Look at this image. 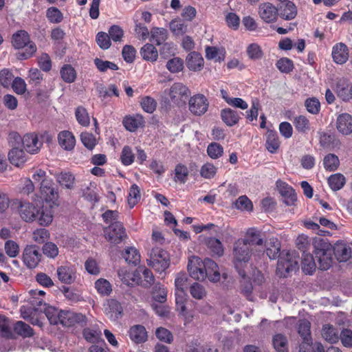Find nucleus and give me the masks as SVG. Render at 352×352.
Returning <instances> with one entry per match:
<instances>
[{
  "label": "nucleus",
  "mask_w": 352,
  "mask_h": 352,
  "mask_svg": "<svg viewBox=\"0 0 352 352\" xmlns=\"http://www.w3.org/2000/svg\"><path fill=\"white\" fill-rule=\"evenodd\" d=\"M54 205L50 204L49 208H42V210H39V214L36 219L41 226H48L53 220V211L52 207Z\"/></svg>",
  "instance_id": "nucleus-38"
},
{
  "label": "nucleus",
  "mask_w": 352,
  "mask_h": 352,
  "mask_svg": "<svg viewBox=\"0 0 352 352\" xmlns=\"http://www.w3.org/2000/svg\"><path fill=\"white\" fill-rule=\"evenodd\" d=\"M41 198L46 203L58 206V190L52 180L44 182L40 186Z\"/></svg>",
  "instance_id": "nucleus-9"
},
{
  "label": "nucleus",
  "mask_w": 352,
  "mask_h": 352,
  "mask_svg": "<svg viewBox=\"0 0 352 352\" xmlns=\"http://www.w3.org/2000/svg\"><path fill=\"white\" fill-rule=\"evenodd\" d=\"M314 252L315 256L320 254L325 251L333 249L331 244L327 239L320 237H315L313 239Z\"/></svg>",
  "instance_id": "nucleus-41"
},
{
  "label": "nucleus",
  "mask_w": 352,
  "mask_h": 352,
  "mask_svg": "<svg viewBox=\"0 0 352 352\" xmlns=\"http://www.w3.org/2000/svg\"><path fill=\"white\" fill-rule=\"evenodd\" d=\"M272 343L277 352H289L288 340L285 335L282 333L276 334L273 337Z\"/></svg>",
  "instance_id": "nucleus-39"
},
{
  "label": "nucleus",
  "mask_w": 352,
  "mask_h": 352,
  "mask_svg": "<svg viewBox=\"0 0 352 352\" xmlns=\"http://www.w3.org/2000/svg\"><path fill=\"white\" fill-rule=\"evenodd\" d=\"M335 91L342 100L348 101L351 99V85L346 80L340 79L336 83Z\"/></svg>",
  "instance_id": "nucleus-25"
},
{
  "label": "nucleus",
  "mask_w": 352,
  "mask_h": 352,
  "mask_svg": "<svg viewBox=\"0 0 352 352\" xmlns=\"http://www.w3.org/2000/svg\"><path fill=\"white\" fill-rule=\"evenodd\" d=\"M264 232L256 228L247 230L245 238L242 239L250 248H254L257 258L264 255L265 237Z\"/></svg>",
  "instance_id": "nucleus-4"
},
{
  "label": "nucleus",
  "mask_w": 352,
  "mask_h": 352,
  "mask_svg": "<svg viewBox=\"0 0 352 352\" xmlns=\"http://www.w3.org/2000/svg\"><path fill=\"white\" fill-rule=\"evenodd\" d=\"M144 120L142 116L137 115L135 116L126 117L123 120V124L126 130L134 131L140 126H142Z\"/></svg>",
  "instance_id": "nucleus-36"
},
{
  "label": "nucleus",
  "mask_w": 352,
  "mask_h": 352,
  "mask_svg": "<svg viewBox=\"0 0 352 352\" xmlns=\"http://www.w3.org/2000/svg\"><path fill=\"white\" fill-rule=\"evenodd\" d=\"M164 93L170 98L172 102L179 105L185 102V100L190 95L189 89L181 82H175L168 89H166Z\"/></svg>",
  "instance_id": "nucleus-7"
},
{
  "label": "nucleus",
  "mask_w": 352,
  "mask_h": 352,
  "mask_svg": "<svg viewBox=\"0 0 352 352\" xmlns=\"http://www.w3.org/2000/svg\"><path fill=\"white\" fill-rule=\"evenodd\" d=\"M123 257L128 263L134 265H138L140 261V254L135 248L126 249Z\"/></svg>",
  "instance_id": "nucleus-49"
},
{
  "label": "nucleus",
  "mask_w": 352,
  "mask_h": 352,
  "mask_svg": "<svg viewBox=\"0 0 352 352\" xmlns=\"http://www.w3.org/2000/svg\"><path fill=\"white\" fill-rule=\"evenodd\" d=\"M298 255L295 251L282 252L278 260L276 274L280 277H287L298 269Z\"/></svg>",
  "instance_id": "nucleus-2"
},
{
  "label": "nucleus",
  "mask_w": 352,
  "mask_h": 352,
  "mask_svg": "<svg viewBox=\"0 0 352 352\" xmlns=\"http://www.w3.org/2000/svg\"><path fill=\"white\" fill-rule=\"evenodd\" d=\"M208 101L203 94H196L191 97L188 102L190 111L195 116L204 114L208 109Z\"/></svg>",
  "instance_id": "nucleus-10"
},
{
  "label": "nucleus",
  "mask_w": 352,
  "mask_h": 352,
  "mask_svg": "<svg viewBox=\"0 0 352 352\" xmlns=\"http://www.w3.org/2000/svg\"><path fill=\"white\" fill-rule=\"evenodd\" d=\"M60 75L63 80L67 83L73 82L76 78V72L70 65H65L60 69Z\"/></svg>",
  "instance_id": "nucleus-50"
},
{
  "label": "nucleus",
  "mask_w": 352,
  "mask_h": 352,
  "mask_svg": "<svg viewBox=\"0 0 352 352\" xmlns=\"http://www.w3.org/2000/svg\"><path fill=\"white\" fill-rule=\"evenodd\" d=\"M297 8L296 5L292 2L288 1L283 8L280 9V17L285 20H292L297 15Z\"/></svg>",
  "instance_id": "nucleus-42"
},
{
  "label": "nucleus",
  "mask_w": 352,
  "mask_h": 352,
  "mask_svg": "<svg viewBox=\"0 0 352 352\" xmlns=\"http://www.w3.org/2000/svg\"><path fill=\"white\" fill-rule=\"evenodd\" d=\"M58 140L60 146L65 150L70 151L75 146L76 140L73 134L68 131H63L58 133Z\"/></svg>",
  "instance_id": "nucleus-23"
},
{
  "label": "nucleus",
  "mask_w": 352,
  "mask_h": 352,
  "mask_svg": "<svg viewBox=\"0 0 352 352\" xmlns=\"http://www.w3.org/2000/svg\"><path fill=\"white\" fill-rule=\"evenodd\" d=\"M302 270L306 274H312L316 268V264L313 256L309 253L302 254Z\"/></svg>",
  "instance_id": "nucleus-37"
},
{
  "label": "nucleus",
  "mask_w": 352,
  "mask_h": 352,
  "mask_svg": "<svg viewBox=\"0 0 352 352\" xmlns=\"http://www.w3.org/2000/svg\"><path fill=\"white\" fill-rule=\"evenodd\" d=\"M14 332L23 338H30L34 335L32 328L23 321H17L14 326Z\"/></svg>",
  "instance_id": "nucleus-44"
},
{
  "label": "nucleus",
  "mask_w": 352,
  "mask_h": 352,
  "mask_svg": "<svg viewBox=\"0 0 352 352\" xmlns=\"http://www.w3.org/2000/svg\"><path fill=\"white\" fill-rule=\"evenodd\" d=\"M18 211L21 219L26 222L36 220L39 214V209L29 202H20Z\"/></svg>",
  "instance_id": "nucleus-15"
},
{
  "label": "nucleus",
  "mask_w": 352,
  "mask_h": 352,
  "mask_svg": "<svg viewBox=\"0 0 352 352\" xmlns=\"http://www.w3.org/2000/svg\"><path fill=\"white\" fill-rule=\"evenodd\" d=\"M318 263V267L322 270H328L333 263V249L315 256Z\"/></svg>",
  "instance_id": "nucleus-30"
},
{
  "label": "nucleus",
  "mask_w": 352,
  "mask_h": 352,
  "mask_svg": "<svg viewBox=\"0 0 352 352\" xmlns=\"http://www.w3.org/2000/svg\"><path fill=\"white\" fill-rule=\"evenodd\" d=\"M57 276L60 281L66 284H71L75 280L74 272L67 265L60 266L57 268Z\"/></svg>",
  "instance_id": "nucleus-28"
},
{
  "label": "nucleus",
  "mask_w": 352,
  "mask_h": 352,
  "mask_svg": "<svg viewBox=\"0 0 352 352\" xmlns=\"http://www.w3.org/2000/svg\"><path fill=\"white\" fill-rule=\"evenodd\" d=\"M332 57L333 60L338 64L346 63L349 58V49L347 46L342 43L334 45L332 50Z\"/></svg>",
  "instance_id": "nucleus-20"
},
{
  "label": "nucleus",
  "mask_w": 352,
  "mask_h": 352,
  "mask_svg": "<svg viewBox=\"0 0 352 352\" xmlns=\"http://www.w3.org/2000/svg\"><path fill=\"white\" fill-rule=\"evenodd\" d=\"M56 182L62 186L71 189L72 188L75 178L72 174L67 172H61L54 174Z\"/></svg>",
  "instance_id": "nucleus-35"
},
{
  "label": "nucleus",
  "mask_w": 352,
  "mask_h": 352,
  "mask_svg": "<svg viewBox=\"0 0 352 352\" xmlns=\"http://www.w3.org/2000/svg\"><path fill=\"white\" fill-rule=\"evenodd\" d=\"M186 63L190 70L200 71L204 67V60L199 53L192 52L186 56Z\"/></svg>",
  "instance_id": "nucleus-21"
},
{
  "label": "nucleus",
  "mask_w": 352,
  "mask_h": 352,
  "mask_svg": "<svg viewBox=\"0 0 352 352\" xmlns=\"http://www.w3.org/2000/svg\"><path fill=\"white\" fill-rule=\"evenodd\" d=\"M0 332L3 337L7 338H12L10 321L3 316H0Z\"/></svg>",
  "instance_id": "nucleus-63"
},
{
  "label": "nucleus",
  "mask_w": 352,
  "mask_h": 352,
  "mask_svg": "<svg viewBox=\"0 0 352 352\" xmlns=\"http://www.w3.org/2000/svg\"><path fill=\"white\" fill-rule=\"evenodd\" d=\"M60 312L61 310L51 306H48L45 309V314L52 324H58Z\"/></svg>",
  "instance_id": "nucleus-61"
},
{
  "label": "nucleus",
  "mask_w": 352,
  "mask_h": 352,
  "mask_svg": "<svg viewBox=\"0 0 352 352\" xmlns=\"http://www.w3.org/2000/svg\"><path fill=\"white\" fill-rule=\"evenodd\" d=\"M128 333L131 340L136 344L145 343L148 340V332L143 325H133Z\"/></svg>",
  "instance_id": "nucleus-16"
},
{
  "label": "nucleus",
  "mask_w": 352,
  "mask_h": 352,
  "mask_svg": "<svg viewBox=\"0 0 352 352\" xmlns=\"http://www.w3.org/2000/svg\"><path fill=\"white\" fill-rule=\"evenodd\" d=\"M12 45L15 49L25 47V52L19 53V58L21 60L28 59L36 52L35 43L30 41L29 34L23 30L17 31L12 36Z\"/></svg>",
  "instance_id": "nucleus-1"
},
{
  "label": "nucleus",
  "mask_w": 352,
  "mask_h": 352,
  "mask_svg": "<svg viewBox=\"0 0 352 352\" xmlns=\"http://www.w3.org/2000/svg\"><path fill=\"white\" fill-rule=\"evenodd\" d=\"M150 40L155 43L157 45L163 44L168 38L167 30L162 28H153L150 32Z\"/></svg>",
  "instance_id": "nucleus-31"
},
{
  "label": "nucleus",
  "mask_w": 352,
  "mask_h": 352,
  "mask_svg": "<svg viewBox=\"0 0 352 352\" xmlns=\"http://www.w3.org/2000/svg\"><path fill=\"white\" fill-rule=\"evenodd\" d=\"M41 257L39 248L34 245H27L23 252V263L30 269L35 268L38 265Z\"/></svg>",
  "instance_id": "nucleus-11"
},
{
  "label": "nucleus",
  "mask_w": 352,
  "mask_h": 352,
  "mask_svg": "<svg viewBox=\"0 0 352 352\" xmlns=\"http://www.w3.org/2000/svg\"><path fill=\"white\" fill-rule=\"evenodd\" d=\"M346 183L344 176L341 173H336L331 175L328 178V184L331 189L333 191H337L342 188Z\"/></svg>",
  "instance_id": "nucleus-43"
},
{
  "label": "nucleus",
  "mask_w": 352,
  "mask_h": 352,
  "mask_svg": "<svg viewBox=\"0 0 352 352\" xmlns=\"http://www.w3.org/2000/svg\"><path fill=\"white\" fill-rule=\"evenodd\" d=\"M276 65L277 68L283 73L288 74L294 69L293 61L288 58H282L279 59Z\"/></svg>",
  "instance_id": "nucleus-64"
},
{
  "label": "nucleus",
  "mask_w": 352,
  "mask_h": 352,
  "mask_svg": "<svg viewBox=\"0 0 352 352\" xmlns=\"http://www.w3.org/2000/svg\"><path fill=\"white\" fill-rule=\"evenodd\" d=\"M258 14L264 22L274 23L278 16V9L272 3L265 2L258 6Z\"/></svg>",
  "instance_id": "nucleus-12"
},
{
  "label": "nucleus",
  "mask_w": 352,
  "mask_h": 352,
  "mask_svg": "<svg viewBox=\"0 0 352 352\" xmlns=\"http://www.w3.org/2000/svg\"><path fill=\"white\" fill-rule=\"evenodd\" d=\"M171 32L176 36L183 35L187 31V25L180 19L172 20L169 23Z\"/></svg>",
  "instance_id": "nucleus-48"
},
{
  "label": "nucleus",
  "mask_w": 352,
  "mask_h": 352,
  "mask_svg": "<svg viewBox=\"0 0 352 352\" xmlns=\"http://www.w3.org/2000/svg\"><path fill=\"white\" fill-rule=\"evenodd\" d=\"M46 16L52 23H59L63 19L62 12L56 7H51L47 10Z\"/></svg>",
  "instance_id": "nucleus-58"
},
{
  "label": "nucleus",
  "mask_w": 352,
  "mask_h": 352,
  "mask_svg": "<svg viewBox=\"0 0 352 352\" xmlns=\"http://www.w3.org/2000/svg\"><path fill=\"white\" fill-rule=\"evenodd\" d=\"M233 256L236 267H237V263H248L252 256L257 258L254 248H250L242 239H238L234 243Z\"/></svg>",
  "instance_id": "nucleus-5"
},
{
  "label": "nucleus",
  "mask_w": 352,
  "mask_h": 352,
  "mask_svg": "<svg viewBox=\"0 0 352 352\" xmlns=\"http://www.w3.org/2000/svg\"><path fill=\"white\" fill-rule=\"evenodd\" d=\"M319 142L323 148L328 150H333L340 145L339 140L336 139L334 135L327 133H320Z\"/></svg>",
  "instance_id": "nucleus-27"
},
{
  "label": "nucleus",
  "mask_w": 352,
  "mask_h": 352,
  "mask_svg": "<svg viewBox=\"0 0 352 352\" xmlns=\"http://www.w3.org/2000/svg\"><path fill=\"white\" fill-rule=\"evenodd\" d=\"M166 67L172 74L179 73L184 69V60L179 57H173L166 62Z\"/></svg>",
  "instance_id": "nucleus-47"
},
{
  "label": "nucleus",
  "mask_w": 352,
  "mask_h": 352,
  "mask_svg": "<svg viewBox=\"0 0 352 352\" xmlns=\"http://www.w3.org/2000/svg\"><path fill=\"white\" fill-rule=\"evenodd\" d=\"M140 54L147 61L155 62L158 58L157 49L151 43H146L141 48Z\"/></svg>",
  "instance_id": "nucleus-33"
},
{
  "label": "nucleus",
  "mask_w": 352,
  "mask_h": 352,
  "mask_svg": "<svg viewBox=\"0 0 352 352\" xmlns=\"http://www.w3.org/2000/svg\"><path fill=\"white\" fill-rule=\"evenodd\" d=\"M336 128L344 135L352 133V116L346 113L339 115L336 120Z\"/></svg>",
  "instance_id": "nucleus-19"
},
{
  "label": "nucleus",
  "mask_w": 352,
  "mask_h": 352,
  "mask_svg": "<svg viewBox=\"0 0 352 352\" xmlns=\"http://www.w3.org/2000/svg\"><path fill=\"white\" fill-rule=\"evenodd\" d=\"M340 161L335 154H328L323 160V165L327 170L334 171L339 166Z\"/></svg>",
  "instance_id": "nucleus-51"
},
{
  "label": "nucleus",
  "mask_w": 352,
  "mask_h": 352,
  "mask_svg": "<svg viewBox=\"0 0 352 352\" xmlns=\"http://www.w3.org/2000/svg\"><path fill=\"white\" fill-rule=\"evenodd\" d=\"M310 327V322L307 320H300L298 322V332L302 339V343L299 345V351H305L312 341Z\"/></svg>",
  "instance_id": "nucleus-14"
},
{
  "label": "nucleus",
  "mask_w": 352,
  "mask_h": 352,
  "mask_svg": "<svg viewBox=\"0 0 352 352\" xmlns=\"http://www.w3.org/2000/svg\"><path fill=\"white\" fill-rule=\"evenodd\" d=\"M94 64L97 69L101 72H105L108 69L111 70H118V67L116 64L109 60H103L100 58H96L94 59Z\"/></svg>",
  "instance_id": "nucleus-59"
},
{
  "label": "nucleus",
  "mask_w": 352,
  "mask_h": 352,
  "mask_svg": "<svg viewBox=\"0 0 352 352\" xmlns=\"http://www.w3.org/2000/svg\"><path fill=\"white\" fill-rule=\"evenodd\" d=\"M105 313L113 320H117L122 313V307L120 303L114 300H108L107 307H105Z\"/></svg>",
  "instance_id": "nucleus-24"
},
{
  "label": "nucleus",
  "mask_w": 352,
  "mask_h": 352,
  "mask_svg": "<svg viewBox=\"0 0 352 352\" xmlns=\"http://www.w3.org/2000/svg\"><path fill=\"white\" fill-rule=\"evenodd\" d=\"M167 290L160 284H156L153 287V299L160 303H164L166 300Z\"/></svg>",
  "instance_id": "nucleus-55"
},
{
  "label": "nucleus",
  "mask_w": 352,
  "mask_h": 352,
  "mask_svg": "<svg viewBox=\"0 0 352 352\" xmlns=\"http://www.w3.org/2000/svg\"><path fill=\"white\" fill-rule=\"evenodd\" d=\"M188 176V170L187 167L183 164H179L175 168V181L184 184Z\"/></svg>",
  "instance_id": "nucleus-57"
},
{
  "label": "nucleus",
  "mask_w": 352,
  "mask_h": 352,
  "mask_svg": "<svg viewBox=\"0 0 352 352\" xmlns=\"http://www.w3.org/2000/svg\"><path fill=\"white\" fill-rule=\"evenodd\" d=\"M139 271L142 273V277L141 278L142 279L140 281V285L146 288L151 287L155 281V278L151 271L144 267H139Z\"/></svg>",
  "instance_id": "nucleus-53"
},
{
  "label": "nucleus",
  "mask_w": 352,
  "mask_h": 352,
  "mask_svg": "<svg viewBox=\"0 0 352 352\" xmlns=\"http://www.w3.org/2000/svg\"><path fill=\"white\" fill-rule=\"evenodd\" d=\"M207 153L211 158L217 159L222 156L223 148L219 143L212 142L208 146Z\"/></svg>",
  "instance_id": "nucleus-62"
},
{
  "label": "nucleus",
  "mask_w": 352,
  "mask_h": 352,
  "mask_svg": "<svg viewBox=\"0 0 352 352\" xmlns=\"http://www.w3.org/2000/svg\"><path fill=\"white\" fill-rule=\"evenodd\" d=\"M147 264L157 272H164L170 264L169 254L162 248H153L149 254Z\"/></svg>",
  "instance_id": "nucleus-3"
},
{
  "label": "nucleus",
  "mask_w": 352,
  "mask_h": 352,
  "mask_svg": "<svg viewBox=\"0 0 352 352\" xmlns=\"http://www.w3.org/2000/svg\"><path fill=\"white\" fill-rule=\"evenodd\" d=\"M205 263L206 270L204 272L207 274L206 278H208L210 282H219L220 280L221 275L219 272V267L217 264L209 258H205Z\"/></svg>",
  "instance_id": "nucleus-22"
},
{
  "label": "nucleus",
  "mask_w": 352,
  "mask_h": 352,
  "mask_svg": "<svg viewBox=\"0 0 352 352\" xmlns=\"http://www.w3.org/2000/svg\"><path fill=\"white\" fill-rule=\"evenodd\" d=\"M75 116H76L78 122L80 125H82L83 126H87L89 125V124H90L89 116L87 113V109L85 107H83L82 106L78 107L75 111Z\"/></svg>",
  "instance_id": "nucleus-52"
},
{
  "label": "nucleus",
  "mask_w": 352,
  "mask_h": 352,
  "mask_svg": "<svg viewBox=\"0 0 352 352\" xmlns=\"http://www.w3.org/2000/svg\"><path fill=\"white\" fill-rule=\"evenodd\" d=\"M42 143L38 141L36 135L28 133L23 137L22 146L29 153L34 154L38 153L41 147Z\"/></svg>",
  "instance_id": "nucleus-18"
},
{
  "label": "nucleus",
  "mask_w": 352,
  "mask_h": 352,
  "mask_svg": "<svg viewBox=\"0 0 352 352\" xmlns=\"http://www.w3.org/2000/svg\"><path fill=\"white\" fill-rule=\"evenodd\" d=\"M322 336L327 342L336 343L340 338V333L332 325L325 324L322 329Z\"/></svg>",
  "instance_id": "nucleus-32"
},
{
  "label": "nucleus",
  "mask_w": 352,
  "mask_h": 352,
  "mask_svg": "<svg viewBox=\"0 0 352 352\" xmlns=\"http://www.w3.org/2000/svg\"><path fill=\"white\" fill-rule=\"evenodd\" d=\"M221 117L222 120L228 126L236 124L239 120L238 113L231 109H224L221 111Z\"/></svg>",
  "instance_id": "nucleus-34"
},
{
  "label": "nucleus",
  "mask_w": 352,
  "mask_h": 352,
  "mask_svg": "<svg viewBox=\"0 0 352 352\" xmlns=\"http://www.w3.org/2000/svg\"><path fill=\"white\" fill-rule=\"evenodd\" d=\"M293 123L296 131L301 133H307L311 129L309 120L305 116L295 117Z\"/></svg>",
  "instance_id": "nucleus-45"
},
{
  "label": "nucleus",
  "mask_w": 352,
  "mask_h": 352,
  "mask_svg": "<svg viewBox=\"0 0 352 352\" xmlns=\"http://www.w3.org/2000/svg\"><path fill=\"white\" fill-rule=\"evenodd\" d=\"M85 316L82 314L61 310L58 323L65 327H72L76 323L85 322Z\"/></svg>",
  "instance_id": "nucleus-13"
},
{
  "label": "nucleus",
  "mask_w": 352,
  "mask_h": 352,
  "mask_svg": "<svg viewBox=\"0 0 352 352\" xmlns=\"http://www.w3.org/2000/svg\"><path fill=\"white\" fill-rule=\"evenodd\" d=\"M98 292L102 296H109L112 292L111 283L106 279L100 278L95 283Z\"/></svg>",
  "instance_id": "nucleus-54"
},
{
  "label": "nucleus",
  "mask_w": 352,
  "mask_h": 352,
  "mask_svg": "<svg viewBox=\"0 0 352 352\" xmlns=\"http://www.w3.org/2000/svg\"><path fill=\"white\" fill-rule=\"evenodd\" d=\"M204 244L212 254L217 256H221L223 254L224 248L219 239L214 237H207L204 239Z\"/></svg>",
  "instance_id": "nucleus-26"
},
{
  "label": "nucleus",
  "mask_w": 352,
  "mask_h": 352,
  "mask_svg": "<svg viewBox=\"0 0 352 352\" xmlns=\"http://www.w3.org/2000/svg\"><path fill=\"white\" fill-rule=\"evenodd\" d=\"M307 111L314 115H316L320 110V102L316 98H309L305 102Z\"/></svg>",
  "instance_id": "nucleus-60"
},
{
  "label": "nucleus",
  "mask_w": 352,
  "mask_h": 352,
  "mask_svg": "<svg viewBox=\"0 0 352 352\" xmlns=\"http://www.w3.org/2000/svg\"><path fill=\"white\" fill-rule=\"evenodd\" d=\"M277 188L280 195L284 197V203L287 206H292L297 199L294 190L284 182L280 180L276 182Z\"/></svg>",
  "instance_id": "nucleus-17"
},
{
  "label": "nucleus",
  "mask_w": 352,
  "mask_h": 352,
  "mask_svg": "<svg viewBox=\"0 0 352 352\" xmlns=\"http://www.w3.org/2000/svg\"><path fill=\"white\" fill-rule=\"evenodd\" d=\"M188 271L190 276L197 280H204L206 278L207 274L206 270L205 259L202 261L198 256H192L189 258L188 263Z\"/></svg>",
  "instance_id": "nucleus-8"
},
{
  "label": "nucleus",
  "mask_w": 352,
  "mask_h": 352,
  "mask_svg": "<svg viewBox=\"0 0 352 352\" xmlns=\"http://www.w3.org/2000/svg\"><path fill=\"white\" fill-rule=\"evenodd\" d=\"M8 158L12 164L16 166H20L26 162L27 155L21 147L14 148H12L9 152Z\"/></svg>",
  "instance_id": "nucleus-29"
},
{
  "label": "nucleus",
  "mask_w": 352,
  "mask_h": 352,
  "mask_svg": "<svg viewBox=\"0 0 352 352\" xmlns=\"http://www.w3.org/2000/svg\"><path fill=\"white\" fill-rule=\"evenodd\" d=\"M335 254L340 262L348 261L351 257V248L349 246H338Z\"/></svg>",
  "instance_id": "nucleus-56"
},
{
  "label": "nucleus",
  "mask_w": 352,
  "mask_h": 352,
  "mask_svg": "<svg viewBox=\"0 0 352 352\" xmlns=\"http://www.w3.org/2000/svg\"><path fill=\"white\" fill-rule=\"evenodd\" d=\"M191 296L196 300H202L207 295L205 287L199 283H192L189 287Z\"/></svg>",
  "instance_id": "nucleus-46"
},
{
  "label": "nucleus",
  "mask_w": 352,
  "mask_h": 352,
  "mask_svg": "<svg viewBox=\"0 0 352 352\" xmlns=\"http://www.w3.org/2000/svg\"><path fill=\"white\" fill-rule=\"evenodd\" d=\"M266 138V148L272 153H276L280 146L277 133L273 131H268Z\"/></svg>",
  "instance_id": "nucleus-40"
},
{
  "label": "nucleus",
  "mask_w": 352,
  "mask_h": 352,
  "mask_svg": "<svg viewBox=\"0 0 352 352\" xmlns=\"http://www.w3.org/2000/svg\"><path fill=\"white\" fill-rule=\"evenodd\" d=\"M105 239L111 243L118 244L126 237L122 223L115 221L104 229Z\"/></svg>",
  "instance_id": "nucleus-6"
}]
</instances>
